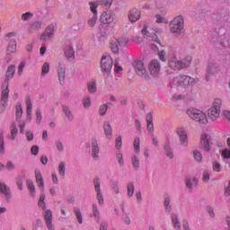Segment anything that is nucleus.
<instances>
[{
    "label": "nucleus",
    "instance_id": "1",
    "mask_svg": "<svg viewBox=\"0 0 230 230\" xmlns=\"http://www.w3.org/2000/svg\"><path fill=\"white\" fill-rule=\"evenodd\" d=\"M15 75V66L11 65L6 71V79L2 84V93L0 99V111L1 112H4L6 111V107H8V96H10V89L9 81L13 78Z\"/></svg>",
    "mask_w": 230,
    "mask_h": 230
},
{
    "label": "nucleus",
    "instance_id": "2",
    "mask_svg": "<svg viewBox=\"0 0 230 230\" xmlns=\"http://www.w3.org/2000/svg\"><path fill=\"white\" fill-rule=\"evenodd\" d=\"M179 55H181L179 49H172L171 58L169 59V67L173 69V71H180V69L190 67V65L191 64V56H187L182 60H179Z\"/></svg>",
    "mask_w": 230,
    "mask_h": 230
},
{
    "label": "nucleus",
    "instance_id": "3",
    "mask_svg": "<svg viewBox=\"0 0 230 230\" xmlns=\"http://www.w3.org/2000/svg\"><path fill=\"white\" fill-rule=\"evenodd\" d=\"M186 114L192 121L199 123V125H208L209 123L208 114L200 109L190 107L186 111Z\"/></svg>",
    "mask_w": 230,
    "mask_h": 230
},
{
    "label": "nucleus",
    "instance_id": "4",
    "mask_svg": "<svg viewBox=\"0 0 230 230\" xmlns=\"http://www.w3.org/2000/svg\"><path fill=\"white\" fill-rule=\"evenodd\" d=\"M170 31L174 35H181L184 31V17L182 15H178L171 21Z\"/></svg>",
    "mask_w": 230,
    "mask_h": 230
},
{
    "label": "nucleus",
    "instance_id": "5",
    "mask_svg": "<svg viewBox=\"0 0 230 230\" xmlns=\"http://www.w3.org/2000/svg\"><path fill=\"white\" fill-rule=\"evenodd\" d=\"M220 109H222V100L215 99L212 107L208 110V118L210 121H217L220 118Z\"/></svg>",
    "mask_w": 230,
    "mask_h": 230
},
{
    "label": "nucleus",
    "instance_id": "6",
    "mask_svg": "<svg viewBox=\"0 0 230 230\" xmlns=\"http://www.w3.org/2000/svg\"><path fill=\"white\" fill-rule=\"evenodd\" d=\"M196 80L188 75H179L174 77L172 81V85L177 87H190V85H195Z\"/></svg>",
    "mask_w": 230,
    "mask_h": 230
},
{
    "label": "nucleus",
    "instance_id": "7",
    "mask_svg": "<svg viewBox=\"0 0 230 230\" xmlns=\"http://www.w3.org/2000/svg\"><path fill=\"white\" fill-rule=\"evenodd\" d=\"M133 66L138 76L145 78V80H150V75H148V72L146 71V67H145V63H143V61L137 60L134 62Z\"/></svg>",
    "mask_w": 230,
    "mask_h": 230
},
{
    "label": "nucleus",
    "instance_id": "8",
    "mask_svg": "<svg viewBox=\"0 0 230 230\" xmlns=\"http://www.w3.org/2000/svg\"><path fill=\"white\" fill-rule=\"evenodd\" d=\"M114 62L112 61V58L111 56H102L101 59V69L102 73L109 74L112 71V66Z\"/></svg>",
    "mask_w": 230,
    "mask_h": 230
},
{
    "label": "nucleus",
    "instance_id": "9",
    "mask_svg": "<svg viewBox=\"0 0 230 230\" xmlns=\"http://www.w3.org/2000/svg\"><path fill=\"white\" fill-rule=\"evenodd\" d=\"M220 71V67H218V65H217L215 62H209L207 66V73H206V81L209 82L217 73Z\"/></svg>",
    "mask_w": 230,
    "mask_h": 230
},
{
    "label": "nucleus",
    "instance_id": "10",
    "mask_svg": "<svg viewBox=\"0 0 230 230\" xmlns=\"http://www.w3.org/2000/svg\"><path fill=\"white\" fill-rule=\"evenodd\" d=\"M148 71L153 78H157L161 72V63L156 59L152 60L148 65Z\"/></svg>",
    "mask_w": 230,
    "mask_h": 230
},
{
    "label": "nucleus",
    "instance_id": "11",
    "mask_svg": "<svg viewBox=\"0 0 230 230\" xmlns=\"http://www.w3.org/2000/svg\"><path fill=\"white\" fill-rule=\"evenodd\" d=\"M200 145L201 148L205 152H209L211 150V145H213V142H211V136L208 135L207 133L201 134Z\"/></svg>",
    "mask_w": 230,
    "mask_h": 230
},
{
    "label": "nucleus",
    "instance_id": "12",
    "mask_svg": "<svg viewBox=\"0 0 230 230\" xmlns=\"http://www.w3.org/2000/svg\"><path fill=\"white\" fill-rule=\"evenodd\" d=\"M176 134L179 137L180 139V145L181 146H188L189 140H188V131H186V128L181 127L176 129Z\"/></svg>",
    "mask_w": 230,
    "mask_h": 230
},
{
    "label": "nucleus",
    "instance_id": "13",
    "mask_svg": "<svg viewBox=\"0 0 230 230\" xmlns=\"http://www.w3.org/2000/svg\"><path fill=\"white\" fill-rule=\"evenodd\" d=\"M93 184L96 191L97 200L100 206H103V204H105V200L103 199V194L102 193V188L100 187V179L94 178Z\"/></svg>",
    "mask_w": 230,
    "mask_h": 230
},
{
    "label": "nucleus",
    "instance_id": "14",
    "mask_svg": "<svg viewBox=\"0 0 230 230\" xmlns=\"http://www.w3.org/2000/svg\"><path fill=\"white\" fill-rule=\"evenodd\" d=\"M55 33V25L50 24L47 27L46 31L40 37V40L45 42V40H51Z\"/></svg>",
    "mask_w": 230,
    "mask_h": 230
},
{
    "label": "nucleus",
    "instance_id": "15",
    "mask_svg": "<svg viewBox=\"0 0 230 230\" xmlns=\"http://www.w3.org/2000/svg\"><path fill=\"white\" fill-rule=\"evenodd\" d=\"M141 19V11L137 8H133L128 13V20L130 22H137Z\"/></svg>",
    "mask_w": 230,
    "mask_h": 230
},
{
    "label": "nucleus",
    "instance_id": "16",
    "mask_svg": "<svg viewBox=\"0 0 230 230\" xmlns=\"http://www.w3.org/2000/svg\"><path fill=\"white\" fill-rule=\"evenodd\" d=\"M101 22L102 24H111V22H114V14L111 11H107L102 13V15H101Z\"/></svg>",
    "mask_w": 230,
    "mask_h": 230
},
{
    "label": "nucleus",
    "instance_id": "17",
    "mask_svg": "<svg viewBox=\"0 0 230 230\" xmlns=\"http://www.w3.org/2000/svg\"><path fill=\"white\" fill-rule=\"evenodd\" d=\"M92 157L94 161L100 159V146H98V140H92Z\"/></svg>",
    "mask_w": 230,
    "mask_h": 230
},
{
    "label": "nucleus",
    "instance_id": "18",
    "mask_svg": "<svg viewBox=\"0 0 230 230\" xmlns=\"http://www.w3.org/2000/svg\"><path fill=\"white\" fill-rule=\"evenodd\" d=\"M142 34L145 37V39H147V40H154V42L161 44V41L157 39V35L154 32H149L147 28H144L142 30Z\"/></svg>",
    "mask_w": 230,
    "mask_h": 230
},
{
    "label": "nucleus",
    "instance_id": "19",
    "mask_svg": "<svg viewBox=\"0 0 230 230\" xmlns=\"http://www.w3.org/2000/svg\"><path fill=\"white\" fill-rule=\"evenodd\" d=\"M147 132L150 136H154V116L152 113H148L146 117Z\"/></svg>",
    "mask_w": 230,
    "mask_h": 230
},
{
    "label": "nucleus",
    "instance_id": "20",
    "mask_svg": "<svg viewBox=\"0 0 230 230\" xmlns=\"http://www.w3.org/2000/svg\"><path fill=\"white\" fill-rule=\"evenodd\" d=\"M35 179L40 191L44 193V178H42V174L40 173V171L39 170L35 171Z\"/></svg>",
    "mask_w": 230,
    "mask_h": 230
},
{
    "label": "nucleus",
    "instance_id": "21",
    "mask_svg": "<svg viewBox=\"0 0 230 230\" xmlns=\"http://www.w3.org/2000/svg\"><path fill=\"white\" fill-rule=\"evenodd\" d=\"M65 56L68 62L75 60V49H73L72 46L68 45L65 48Z\"/></svg>",
    "mask_w": 230,
    "mask_h": 230
},
{
    "label": "nucleus",
    "instance_id": "22",
    "mask_svg": "<svg viewBox=\"0 0 230 230\" xmlns=\"http://www.w3.org/2000/svg\"><path fill=\"white\" fill-rule=\"evenodd\" d=\"M25 103L27 106V121H31L33 104L31 103V98H30V96L25 98Z\"/></svg>",
    "mask_w": 230,
    "mask_h": 230
},
{
    "label": "nucleus",
    "instance_id": "23",
    "mask_svg": "<svg viewBox=\"0 0 230 230\" xmlns=\"http://www.w3.org/2000/svg\"><path fill=\"white\" fill-rule=\"evenodd\" d=\"M58 75L60 84H64L66 80V66L59 65L58 67Z\"/></svg>",
    "mask_w": 230,
    "mask_h": 230
},
{
    "label": "nucleus",
    "instance_id": "24",
    "mask_svg": "<svg viewBox=\"0 0 230 230\" xmlns=\"http://www.w3.org/2000/svg\"><path fill=\"white\" fill-rule=\"evenodd\" d=\"M103 130L108 139H112V126L109 121H105L103 124Z\"/></svg>",
    "mask_w": 230,
    "mask_h": 230
},
{
    "label": "nucleus",
    "instance_id": "25",
    "mask_svg": "<svg viewBox=\"0 0 230 230\" xmlns=\"http://www.w3.org/2000/svg\"><path fill=\"white\" fill-rule=\"evenodd\" d=\"M11 135L7 136V138L11 141H13L15 137H17V134H19V130L17 129V125L15 122H13L10 126Z\"/></svg>",
    "mask_w": 230,
    "mask_h": 230
},
{
    "label": "nucleus",
    "instance_id": "26",
    "mask_svg": "<svg viewBox=\"0 0 230 230\" xmlns=\"http://www.w3.org/2000/svg\"><path fill=\"white\" fill-rule=\"evenodd\" d=\"M44 218L46 225L51 226V224H53V212L51 211V209H47L45 211Z\"/></svg>",
    "mask_w": 230,
    "mask_h": 230
},
{
    "label": "nucleus",
    "instance_id": "27",
    "mask_svg": "<svg viewBox=\"0 0 230 230\" xmlns=\"http://www.w3.org/2000/svg\"><path fill=\"white\" fill-rule=\"evenodd\" d=\"M15 51H17V41L15 40H11L8 44L6 53L7 55H10L12 53H15Z\"/></svg>",
    "mask_w": 230,
    "mask_h": 230
},
{
    "label": "nucleus",
    "instance_id": "28",
    "mask_svg": "<svg viewBox=\"0 0 230 230\" xmlns=\"http://www.w3.org/2000/svg\"><path fill=\"white\" fill-rule=\"evenodd\" d=\"M164 152L169 159H173V151L172 150V144H170V142L165 144Z\"/></svg>",
    "mask_w": 230,
    "mask_h": 230
},
{
    "label": "nucleus",
    "instance_id": "29",
    "mask_svg": "<svg viewBox=\"0 0 230 230\" xmlns=\"http://www.w3.org/2000/svg\"><path fill=\"white\" fill-rule=\"evenodd\" d=\"M87 89H88V92L90 93V94H94V93H96V91H97L96 81L92 80V81L88 82Z\"/></svg>",
    "mask_w": 230,
    "mask_h": 230
},
{
    "label": "nucleus",
    "instance_id": "30",
    "mask_svg": "<svg viewBox=\"0 0 230 230\" xmlns=\"http://www.w3.org/2000/svg\"><path fill=\"white\" fill-rule=\"evenodd\" d=\"M115 42L119 45L121 48H125L128 46V38L127 37H119L115 40Z\"/></svg>",
    "mask_w": 230,
    "mask_h": 230
},
{
    "label": "nucleus",
    "instance_id": "31",
    "mask_svg": "<svg viewBox=\"0 0 230 230\" xmlns=\"http://www.w3.org/2000/svg\"><path fill=\"white\" fill-rule=\"evenodd\" d=\"M0 193L10 199V188L2 182H0Z\"/></svg>",
    "mask_w": 230,
    "mask_h": 230
},
{
    "label": "nucleus",
    "instance_id": "32",
    "mask_svg": "<svg viewBox=\"0 0 230 230\" xmlns=\"http://www.w3.org/2000/svg\"><path fill=\"white\" fill-rule=\"evenodd\" d=\"M63 112L69 121H73V119H75L71 109H69L67 106H63Z\"/></svg>",
    "mask_w": 230,
    "mask_h": 230
},
{
    "label": "nucleus",
    "instance_id": "33",
    "mask_svg": "<svg viewBox=\"0 0 230 230\" xmlns=\"http://www.w3.org/2000/svg\"><path fill=\"white\" fill-rule=\"evenodd\" d=\"M93 215L95 218V222L100 224V211L98 210V205H96V203L93 204Z\"/></svg>",
    "mask_w": 230,
    "mask_h": 230
},
{
    "label": "nucleus",
    "instance_id": "34",
    "mask_svg": "<svg viewBox=\"0 0 230 230\" xmlns=\"http://www.w3.org/2000/svg\"><path fill=\"white\" fill-rule=\"evenodd\" d=\"M97 21L98 14H93V16L88 19L87 25L89 26V28H94V26H96Z\"/></svg>",
    "mask_w": 230,
    "mask_h": 230
},
{
    "label": "nucleus",
    "instance_id": "35",
    "mask_svg": "<svg viewBox=\"0 0 230 230\" xmlns=\"http://www.w3.org/2000/svg\"><path fill=\"white\" fill-rule=\"evenodd\" d=\"M27 188L31 195V197H35V185L31 180L27 181Z\"/></svg>",
    "mask_w": 230,
    "mask_h": 230
},
{
    "label": "nucleus",
    "instance_id": "36",
    "mask_svg": "<svg viewBox=\"0 0 230 230\" xmlns=\"http://www.w3.org/2000/svg\"><path fill=\"white\" fill-rule=\"evenodd\" d=\"M58 172L61 179H65L66 177V164L61 162L58 165Z\"/></svg>",
    "mask_w": 230,
    "mask_h": 230
},
{
    "label": "nucleus",
    "instance_id": "37",
    "mask_svg": "<svg viewBox=\"0 0 230 230\" xmlns=\"http://www.w3.org/2000/svg\"><path fill=\"white\" fill-rule=\"evenodd\" d=\"M74 213L76 217V220L78 224H84V217L82 216V212L80 211V208H74Z\"/></svg>",
    "mask_w": 230,
    "mask_h": 230
},
{
    "label": "nucleus",
    "instance_id": "38",
    "mask_svg": "<svg viewBox=\"0 0 230 230\" xmlns=\"http://www.w3.org/2000/svg\"><path fill=\"white\" fill-rule=\"evenodd\" d=\"M141 148V140L139 137H136L134 140V150L135 154H139Z\"/></svg>",
    "mask_w": 230,
    "mask_h": 230
},
{
    "label": "nucleus",
    "instance_id": "39",
    "mask_svg": "<svg viewBox=\"0 0 230 230\" xmlns=\"http://www.w3.org/2000/svg\"><path fill=\"white\" fill-rule=\"evenodd\" d=\"M90 10L93 15H98V3L96 2H90Z\"/></svg>",
    "mask_w": 230,
    "mask_h": 230
},
{
    "label": "nucleus",
    "instance_id": "40",
    "mask_svg": "<svg viewBox=\"0 0 230 230\" xmlns=\"http://www.w3.org/2000/svg\"><path fill=\"white\" fill-rule=\"evenodd\" d=\"M0 154H4V137L3 130H0Z\"/></svg>",
    "mask_w": 230,
    "mask_h": 230
},
{
    "label": "nucleus",
    "instance_id": "41",
    "mask_svg": "<svg viewBox=\"0 0 230 230\" xmlns=\"http://www.w3.org/2000/svg\"><path fill=\"white\" fill-rule=\"evenodd\" d=\"M172 222L175 229L181 228V223L179 222V218L177 217V215H175V214L172 215Z\"/></svg>",
    "mask_w": 230,
    "mask_h": 230
},
{
    "label": "nucleus",
    "instance_id": "42",
    "mask_svg": "<svg viewBox=\"0 0 230 230\" xmlns=\"http://www.w3.org/2000/svg\"><path fill=\"white\" fill-rule=\"evenodd\" d=\"M164 208L166 213H172V205H170V197L164 198Z\"/></svg>",
    "mask_w": 230,
    "mask_h": 230
},
{
    "label": "nucleus",
    "instance_id": "43",
    "mask_svg": "<svg viewBox=\"0 0 230 230\" xmlns=\"http://www.w3.org/2000/svg\"><path fill=\"white\" fill-rule=\"evenodd\" d=\"M46 194L41 193L40 196V200H39V206L40 208H42V209H46Z\"/></svg>",
    "mask_w": 230,
    "mask_h": 230
},
{
    "label": "nucleus",
    "instance_id": "44",
    "mask_svg": "<svg viewBox=\"0 0 230 230\" xmlns=\"http://www.w3.org/2000/svg\"><path fill=\"white\" fill-rule=\"evenodd\" d=\"M155 19L158 24H168V20L161 14H156Z\"/></svg>",
    "mask_w": 230,
    "mask_h": 230
},
{
    "label": "nucleus",
    "instance_id": "45",
    "mask_svg": "<svg viewBox=\"0 0 230 230\" xmlns=\"http://www.w3.org/2000/svg\"><path fill=\"white\" fill-rule=\"evenodd\" d=\"M111 49L112 53H114L115 55H118V53H119V48L118 47V43L116 42V40L111 41Z\"/></svg>",
    "mask_w": 230,
    "mask_h": 230
},
{
    "label": "nucleus",
    "instance_id": "46",
    "mask_svg": "<svg viewBox=\"0 0 230 230\" xmlns=\"http://www.w3.org/2000/svg\"><path fill=\"white\" fill-rule=\"evenodd\" d=\"M127 190H128V197L131 198L134 195V183L129 182L127 185Z\"/></svg>",
    "mask_w": 230,
    "mask_h": 230
},
{
    "label": "nucleus",
    "instance_id": "47",
    "mask_svg": "<svg viewBox=\"0 0 230 230\" xmlns=\"http://www.w3.org/2000/svg\"><path fill=\"white\" fill-rule=\"evenodd\" d=\"M22 116V106L21 103L16 105V120L19 121V119Z\"/></svg>",
    "mask_w": 230,
    "mask_h": 230
},
{
    "label": "nucleus",
    "instance_id": "48",
    "mask_svg": "<svg viewBox=\"0 0 230 230\" xmlns=\"http://www.w3.org/2000/svg\"><path fill=\"white\" fill-rule=\"evenodd\" d=\"M100 4L105 6V8H111L112 6V0H97Z\"/></svg>",
    "mask_w": 230,
    "mask_h": 230
},
{
    "label": "nucleus",
    "instance_id": "49",
    "mask_svg": "<svg viewBox=\"0 0 230 230\" xmlns=\"http://www.w3.org/2000/svg\"><path fill=\"white\" fill-rule=\"evenodd\" d=\"M30 19H33V13L27 12L22 14L21 21H30Z\"/></svg>",
    "mask_w": 230,
    "mask_h": 230
},
{
    "label": "nucleus",
    "instance_id": "50",
    "mask_svg": "<svg viewBox=\"0 0 230 230\" xmlns=\"http://www.w3.org/2000/svg\"><path fill=\"white\" fill-rule=\"evenodd\" d=\"M131 163L135 168V170H139V159L137 156L134 155L131 157Z\"/></svg>",
    "mask_w": 230,
    "mask_h": 230
},
{
    "label": "nucleus",
    "instance_id": "51",
    "mask_svg": "<svg viewBox=\"0 0 230 230\" xmlns=\"http://www.w3.org/2000/svg\"><path fill=\"white\" fill-rule=\"evenodd\" d=\"M83 105L84 109H89L91 107V97L86 96L83 99Z\"/></svg>",
    "mask_w": 230,
    "mask_h": 230
},
{
    "label": "nucleus",
    "instance_id": "52",
    "mask_svg": "<svg viewBox=\"0 0 230 230\" xmlns=\"http://www.w3.org/2000/svg\"><path fill=\"white\" fill-rule=\"evenodd\" d=\"M41 24L39 22H34L32 24H31L30 31H33L35 30H40Z\"/></svg>",
    "mask_w": 230,
    "mask_h": 230
},
{
    "label": "nucleus",
    "instance_id": "53",
    "mask_svg": "<svg viewBox=\"0 0 230 230\" xmlns=\"http://www.w3.org/2000/svg\"><path fill=\"white\" fill-rule=\"evenodd\" d=\"M48 73H49V63H44L42 66L41 75L44 76V75H48Z\"/></svg>",
    "mask_w": 230,
    "mask_h": 230
},
{
    "label": "nucleus",
    "instance_id": "54",
    "mask_svg": "<svg viewBox=\"0 0 230 230\" xmlns=\"http://www.w3.org/2000/svg\"><path fill=\"white\" fill-rule=\"evenodd\" d=\"M193 155L197 163H200V161H202V154H200V152L196 150L193 152Z\"/></svg>",
    "mask_w": 230,
    "mask_h": 230
},
{
    "label": "nucleus",
    "instance_id": "55",
    "mask_svg": "<svg viewBox=\"0 0 230 230\" xmlns=\"http://www.w3.org/2000/svg\"><path fill=\"white\" fill-rule=\"evenodd\" d=\"M117 161L119 166H125V161L123 160V154L121 153L117 154Z\"/></svg>",
    "mask_w": 230,
    "mask_h": 230
},
{
    "label": "nucleus",
    "instance_id": "56",
    "mask_svg": "<svg viewBox=\"0 0 230 230\" xmlns=\"http://www.w3.org/2000/svg\"><path fill=\"white\" fill-rule=\"evenodd\" d=\"M41 121H42V113L40 112V109H38L36 111V123H38V125H40Z\"/></svg>",
    "mask_w": 230,
    "mask_h": 230
},
{
    "label": "nucleus",
    "instance_id": "57",
    "mask_svg": "<svg viewBox=\"0 0 230 230\" xmlns=\"http://www.w3.org/2000/svg\"><path fill=\"white\" fill-rule=\"evenodd\" d=\"M25 66H26V60H23V61L21 62V64L18 66L19 75H22V71H23Z\"/></svg>",
    "mask_w": 230,
    "mask_h": 230
},
{
    "label": "nucleus",
    "instance_id": "58",
    "mask_svg": "<svg viewBox=\"0 0 230 230\" xmlns=\"http://www.w3.org/2000/svg\"><path fill=\"white\" fill-rule=\"evenodd\" d=\"M222 157L223 159H230V150L229 149H224L222 151Z\"/></svg>",
    "mask_w": 230,
    "mask_h": 230
},
{
    "label": "nucleus",
    "instance_id": "59",
    "mask_svg": "<svg viewBox=\"0 0 230 230\" xmlns=\"http://www.w3.org/2000/svg\"><path fill=\"white\" fill-rule=\"evenodd\" d=\"M158 57L162 62H166V51L162 50L158 53Z\"/></svg>",
    "mask_w": 230,
    "mask_h": 230
},
{
    "label": "nucleus",
    "instance_id": "60",
    "mask_svg": "<svg viewBox=\"0 0 230 230\" xmlns=\"http://www.w3.org/2000/svg\"><path fill=\"white\" fill-rule=\"evenodd\" d=\"M109 108L107 107V104H103L100 107V114L101 116H105V114L107 113V110Z\"/></svg>",
    "mask_w": 230,
    "mask_h": 230
},
{
    "label": "nucleus",
    "instance_id": "61",
    "mask_svg": "<svg viewBox=\"0 0 230 230\" xmlns=\"http://www.w3.org/2000/svg\"><path fill=\"white\" fill-rule=\"evenodd\" d=\"M122 146H123V143L121 141V136H119L116 138V148H117V150H119V148H121Z\"/></svg>",
    "mask_w": 230,
    "mask_h": 230
},
{
    "label": "nucleus",
    "instance_id": "62",
    "mask_svg": "<svg viewBox=\"0 0 230 230\" xmlns=\"http://www.w3.org/2000/svg\"><path fill=\"white\" fill-rule=\"evenodd\" d=\"M172 102H179V100H184V95H181V94H174L172 96Z\"/></svg>",
    "mask_w": 230,
    "mask_h": 230
},
{
    "label": "nucleus",
    "instance_id": "63",
    "mask_svg": "<svg viewBox=\"0 0 230 230\" xmlns=\"http://www.w3.org/2000/svg\"><path fill=\"white\" fill-rule=\"evenodd\" d=\"M213 171L214 172H220L221 170H220V164H218V162H215L214 164H213Z\"/></svg>",
    "mask_w": 230,
    "mask_h": 230
},
{
    "label": "nucleus",
    "instance_id": "64",
    "mask_svg": "<svg viewBox=\"0 0 230 230\" xmlns=\"http://www.w3.org/2000/svg\"><path fill=\"white\" fill-rule=\"evenodd\" d=\"M109 229V224L107 222H102L100 225V230H107Z\"/></svg>",
    "mask_w": 230,
    "mask_h": 230
}]
</instances>
